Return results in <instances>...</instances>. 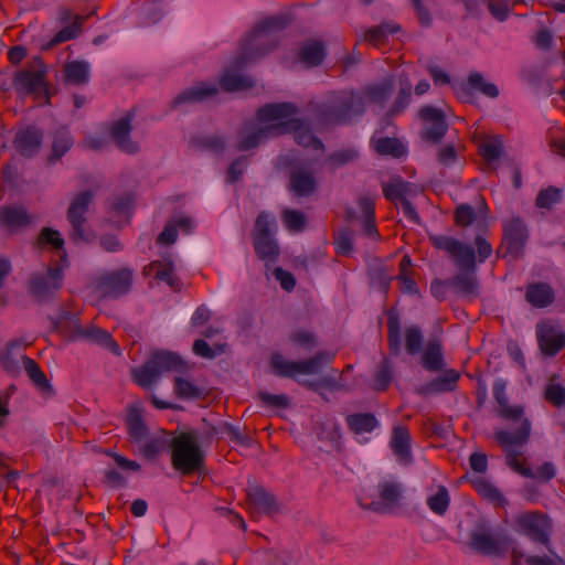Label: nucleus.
I'll use <instances>...</instances> for the list:
<instances>
[{
    "mask_svg": "<svg viewBox=\"0 0 565 565\" xmlns=\"http://www.w3.org/2000/svg\"><path fill=\"white\" fill-rule=\"evenodd\" d=\"M288 23L286 15H273L262 20L243 40L233 66L243 68L271 52L277 46L275 33L284 30Z\"/></svg>",
    "mask_w": 565,
    "mask_h": 565,
    "instance_id": "nucleus-1",
    "label": "nucleus"
},
{
    "mask_svg": "<svg viewBox=\"0 0 565 565\" xmlns=\"http://www.w3.org/2000/svg\"><path fill=\"white\" fill-rule=\"evenodd\" d=\"M430 244L444 252L459 270L476 271V263H484L492 254L491 244L481 235L476 236L475 246L448 235H429Z\"/></svg>",
    "mask_w": 565,
    "mask_h": 565,
    "instance_id": "nucleus-2",
    "label": "nucleus"
},
{
    "mask_svg": "<svg viewBox=\"0 0 565 565\" xmlns=\"http://www.w3.org/2000/svg\"><path fill=\"white\" fill-rule=\"evenodd\" d=\"M297 107L291 103L267 104L259 108V117L265 120H278L280 122H296L292 128L278 130V136L292 134L298 145L323 150L322 141L316 138L302 120L296 118Z\"/></svg>",
    "mask_w": 565,
    "mask_h": 565,
    "instance_id": "nucleus-3",
    "label": "nucleus"
},
{
    "mask_svg": "<svg viewBox=\"0 0 565 565\" xmlns=\"http://www.w3.org/2000/svg\"><path fill=\"white\" fill-rule=\"evenodd\" d=\"M169 445L171 448V462L175 470L183 475H191L203 467L204 456L200 449L195 433H181L174 436Z\"/></svg>",
    "mask_w": 565,
    "mask_h": 565,
    "instance_id": "nucleus-4",
    "label": "nucleus"
},
{
    "mask_svg": "<svg viewBox=\"0 0 565 565\" xmlns=\"http://www.w3.org/2000/svg\"><path fill=\"white\" fill-rule=\"evenodd\" d=\"M531 423L529 419L522 422V426L515 431H508L504 429H497L494 431V439L505 451L507 465L516 473L523 477H533L531 468L525 466V458L522 451L516 450V447L525 445L530 438Z\"/></svg>",
    "mask_w": 565,
    "mask_h": 565,
    "instance_id": "nucleus-5",
    "label": "nucleus"
},
{
    "mask_svg": "<svg viewBox=\"0 0 565 565\" xmlns=\"http://www.w3.org/2000/svg\"><path fill=\"white\" fill-rule=\"evenodd\" d=\"M333 359L334 353L329 351H320L303 361H289L281 354L274 353L270 359V365L276 375L294 379L299 374H317L324 364L331 363Z\"/></svg>",
    "mask_w": 565,
    "mask_h": 565,
    "instance_id": "nucleus-6",
    "label": "nucleus"
},
{
    "mask_svg": "<svg viewBox=\"0 0 565 565\" xmlns=\"http://www.w3.org/2000/svg\"><path fill=\"white\" fill-rule=\"evenodd\" d=\"M182 361L171 352H157L140 367L132 371V380L143 388L154 384L164 372L182 370Z\"/></svg>",
    "mask_w": 565,
    "mask_h": 565,
    "instance_id": "nucleus-7",
    "label": "nucleus"
},
{
    "mask_svg": "<svg viewBox=\"0 0 565 565\" xmlns=\"http://www.w3.org/2000/svg\"><path fill=\"white\" fill-rule=\"evenodd\" d=\"M364 110L362 98L352 90H343L333 95L322 111V118L330 124H344Z\"/></svg>",
    "mask_w": 565,
    "mask_h": 565,
    "instance_id": "nucleus-8",
    "label": "nucleus"
},
{
    "mask_svg": "<svg viewBox=\"0 0 565 565\" xmlns=\"http://www.w3.org/2000/svg\"><path fill=\"white\" fill-rule=\"evenodd\" d=\"M296 122H280L278 120H265L259 117V109L256 113V121L246 124L239 132L238 150L246 151L259 145L270 136H278V130L290 129Z\"/></svg>",
    "mask_w": 565,
    "mask_h": 565,
    "instance_id": "nucleus-9",
    "label": "nucleus"
},
{
    "mask_svg": "<svg viewBox=\"0 0 565 565\" xmlns=\"http://www.w3.org/2000/svg\"><path fill=\"white\" fill-rule=\"evenodd\" d=\"M503 236L499 253L502 257H509L511 260L523 256L524 247L529 238L527 227L524 221L519 216H512L502 224Z\"/></svg>",
    "mask_w": 565,
    "mask_h": 565,
    "instance_id": "nucleus-10",
    "label": "nucleus"
},
{
    "mask_svg": "<svg viewBox=\"0 0 565 565\" xmlns=\"http://www.w3.org/2000/svg\"><path fill=\"white\" fill-rule=\"evenodd\" d=\"M132 280L134 271L129 268L106 271L96 279L95 290L103 298L117 299L130 291Z\"/></svg>",
    "mask_w": 565,
    "mask_h": 565,
    "instance_id": "nucleus-11",
    "label": "nucleus"
},
{
    "mask_svg": "<svg viewBox=\"0 0 565 565\" xmlns=\"http://www.w3.org/2000/svg\"><path fill=\"white\" fill-rule=\"evenodd\" d=\"M516 523L521 532L531 541L543 544L552 553L550 547L551 522L542 513L527 512L518 516Z\"/></svg>",
    "mask_w": 565,
    "mask_h": 565,
    "instance_id": "nucleus-12",
    "label": "nucleus"
},
{
    "mask_svg": "<svg viewBox=\"0 0 565 565\" xmlns=\"http://www.w3.org/2000/svg\"><path fill=\"white\" fill-rule=\"evenodd\" d=\"M63 285V269L49 267L44 274H33L29 280V291L39 301L50 299Z\"/></svg>",
    "mask_w": 565,
    "mask_h": 565,
    "instance_id": "nucleus-13",
    "label": "nucleus"
},
{
    "mask_svg": "<svg viewBox=\"0 0 565 565\" xmlns=\"http://www.w3.org/2000/svg\"><path fill=\"white\" fill-rule=\"evenodd\" d=\"M93 192L83 191L71 202L67 210V220L72 226L71 238L73 241H86L87 236L84 230L86 223V213L88 205L93 200Z\"/></svg>",
    "mask_w": 565,
    "mask_h": 565,
    "instance_id": "nucleus-14",
    "label": "nucleus"
},
{
    "mask_svg": "<svg viewBox=\"0 0 565 565\" xmlns=\"http://www.w3.org/2000/svg\"><path fill=\"white\" fill-rule=\"evenodd\" d=\"M469 546L478 554L500 556L508 548V540L481 529L470 533Z\"/></svg>",
    "mask_w": 565,
    "mask_h": 565,
    "instance_id": "nucleus-15",
    "label": "nucleus"
},
{
    "mask_svg": "<svg viewBox=\"0 0 565 565\" xmlns=\"http://www.w3.org/2000/svg\"><path fill=\"white\" fill-rule=\"evenodd\" d=\"M419 118L423 121V138L427 141L439 142L447 131L445 114L433 106H425L419 110Z\"/></svg>",
    "mask_w": 565,
    "mask_h": 565,
    "instance_id": "nucleus-16",
    "label": "nucleus"
},
{
    "mask_svg": "<svg viewBox=\"0 0 565 565\" xmlns=\"http://www.w3.org/2000/svg\"><path fill=\"white\" fill-rule=\"evenodd\" d=\"M246 503L253 518L259 514L271 515L279 511V505L274 495L268 493L263 487L255 486L248 489Z\"/></svg>",
    "mask_w": 565,
    "mask_h": 565,
    "instance_id": "nucleus-17",
    "label": "nucleus"
},
{
    "mask_svg": "<svg viewBox=\"0 0 565 565\" xmlns=\"http://www.w3.org/2000/svg\"><path fill=\"white\" fill-rule=\"evenodd\" d=\"M132 113H127L124 117L116 120L109 128V135L116 146L124 152L134 154L138 152L139 146L130 138Z\"/></svg>",
    "mask_w": 565,
    "mask_h": 565,
    "instance_id": "nucleus-18",
    "label": "nucleus"
},
{
    "mask_svg": "<svg viewBox=\"0 0 565 565\" xmlns=\"http://www.w3.org/2000/svg\"><path fill=\"white\" fill-rule=\"evenodd\" d=\"M45 74L46 71L42 66L21 70L15 73L13 87L23 94L42 93L45 90Z\"/></svg>",
    "mask_w": 565,
    "mask_h": 565,
    "instance_id": "nucleus-19",
    "label": "nucleus"
},
{
    "mask_svg": "<svg viewBox=\"0 0 565 565\" xmlns=\"http://www.w3.org/2000/svg\"><path fill=\"white\" fill-rule=\"evenodd\" d=\"M402 486L396 481H383L377 486V493L380 501L364 504L360 502V505L364 509L372 510L375 512H384L392 510L398 504L402 495Z\"/></svg>",
    "mask_w": 565,
    "mask_h": 565,
    "instance_id": "nucleus-20",
    "label": "nucleus"
},
{
    "mask_svg": "<svg viewBox=\"0 0 565 565\" xmlns=\"http://www.w3.org/2000/svg\"><path fill=\"white\" fill-rule=\"evenodd\" d=\"M33 222L28 210L22 205H4L0 207V226L10 233H18Z\"/></svg>",
    "mask_w": 565,
    "mask_h": 565,
    "instance_id": "nucleus-21",
    "label": "nucleus"
},
{
    "mask_svg": "<svg viewBox=\"0 0 565 565\" xmlns=\"http://www.w3.org/2000/svg\"><path fill=\"white\" fill-rule=\"evenodd\" d=\"M390 447L401 465L413 462L412 437L407 427L397 425L392 430Z\"/></svg>",
    "mask_w": 565,
    "mask_h": 565,
    "instance_id": "nucleus-22",
    "label": "nucleus"
},
{
    "mask_svg": "<svg viewBox=\"0 0 565 565\" xmlns=\"http://www.w3.org/2000/svg\"><path fill=\"white\" fill-rule=\"evenodd\" d=\"M536 337L539 347L545 355H555L565 347V334L548 323H537Z\"/></svg>",
    "mask_w": 565,
    "mask_h": 565,
    "instance_id": "nucleus-23",
    "label": "nucleus"
},
{
    "mask_svg": "<svg viewBox=\"0 0 565 565\" xmlns=\"http://www.w3.org/2000/svg\"><path fill=\"white\" fill-rule=\"evenodd\" d=\"M317 189L313 172L303 167H294L289 177V190L295 196H309Z\"/></svg>",
    "mask_w": 565,
    "mask_h": 565,
    "instance_id": "nucleus-24",
    "label": "nucleus"
},
{
    "mask_svg": "<svg viewBox=\"0 0 565 565\" xmlns=\"http://www.w3.org/2000/svg\"><path fill=\"white\" fill-rule=\"evenodd\" d=\"M76 335L79 339L86 340L90 343L100 345L107 350H109L115 355H120V347L113 339L111 334L96 326H86V327H77Z\"/></svg>",
    "mask_w": 565,
    "mask_h": 565,
    "instance_id": "nucleus-25",
    "label": "nucleus"
},
{
    "mask_svg": "<svg viewBox=\"0 0 565 565\" xmlns=\"http://www.w3.org/2000/svg\"><path fill=\"white\" fill-rule=\"evenodd\" d=\"M43 135L34 127H28L19 130L14 138V148L23 157L31 158L35 156L42 145Z\"/></svg>",
    "mask_w": 565,
    "mask_h": 565,
    "instance_id": "nucleus-26",
    "label": "nucleus"
},
{
    "mask_svg": "<svg viewBox=\"0 0 565 565\" xmlns=\"http://www.w3.org/2000/svg\"><path fill=\"white\" fill-rule=\"evenodd\" d=\"M473 88L479 90L481 94L489 98H495L499 95L498 87L492 84L484 81L482 74L478 72H472L469 74L467 84H461L457 90L456 94L459 99L463 102H468L470 98V92L468 88Z\"/></svg>",
    "mask_w": 565,
    "mask_h": 565,
    "instance_id": "nucleus-27",
    "label": "nucleus"
},
{
    "mask_svg": "<svg viewBox=\"0 0 565 565\" xmlns=\"http://www.w3.org/2000/svg\"><path fill=\"white\" fill-rule=\"evenodd\" d=\"M448 285L451 286L459 296L472 300L479 296V282L475 271L460 270Z\"/></svg>",
    "mask_w": 565,
    "mask_h": 565,
    "instance_id": "nucleus-28",
    "label": "nucleus"
},
{
    "mask_svg": "<svg viewBox=\"0 0 565 565\" xmlns=\"http://www.w3.org/2000/svg\"><path fill=\"white\" fill-rule=\"evenodd\" d=\"M525 300L535 308H545L555 300L553 288L546 282H533L527 285Z\"/></svg>",
    "mask_w": 565,
    "mask_h": 565,
    "instance_id": "nucleus-29",
    "label": "nucleus"
},
{
    "mask_svg": "<svg viewBox=\"0 0 565 565\" xmlns=\"http://www.w3.org/2000/svg\"><path fill=\"white\" fill-rule=\"evenodd\" d=\"M147 271H154V278L166 282L173 291H180L181 280L174 275V266L170 259L154 260L146 268Z\"/></svg>",
    "mask_w": 565,
    "mask_h": 565,
    "instance_id": "nucleus-30",
    "label": "nucleus"
},
{
    "mask_svg": "<svg viewBox=\"0 0 565 565\" xmlns=\"http://www.w3.org/2000/svg\"><path fill=\"white\" fill-rule=\"evenodd\" d=\"M422 366L428 372H438L444 367L443 345L440 340H429L422 355Z\"/></svg>",
    "mask_w": 565,
    "mask_h": 565,
    "instance_id": "nucleus-31",
    "label": "nucleus"
},
{
    "mask_svg": "<svg viewBox=\"0 0 565 565\" xmlns=\"http://www.w3.org/2000/svg\"><path fill=\"white\" fill-rule=\"evenodd\" d=\"M459 373L455 370H447L440 376L433 379L424 387L425 394H439L446 392H452L458 383Z\"/></svg>",
    "mask_w": 565,
    "mask_h": 565,
    "instance_id": "nucleus-32",
    "label": "nucleus"
},
{
    "mask_svg": "<svg viewBox=\"0 0 565 565\" xmlns=\"http://www.w3.org/2000/svg\"><path fill=\"white\" fill-rule=\"evenodd\" d=\"M217 93V87L213 84L200 83L192 86L181 94H179L173 100V105H180L183 103H198L206 99L207 97L214 96Z\"/></svg>",
    "mask_w": 565,
    "mask_h": 565,
    "instance_id": "nucleus-33",
    "label": "nucleus"
},
{
    "mask_svg": "<svg viewBox=\"0 0 565 565\" xmlns=\"http://www.w3.org/2000/svg\"><path fill=\"white\" fill-rule=\"evenodd\" d=\"M345 423L351 431L356 435L371 433L379 426V420L372 413H356L345 417Z\"/></svg>",
    "mask_w": 565,
    "mask_h": 565,
    "instance_id": "nucleus-34",
    "label": "nucleus"
},
{
    "mask_svg": "<svg viewBox=\"0 0 565 565\" xmlns=\"http://www.w3.org/2000/svg\"><path fill=\"white\" fill-rule=\"evenodd\" d=\"M64 79L73 85H85L89 79V65L84 61H72L64 65Z\"/></svg>",
    "mask_w": 565,
    "mask_h": 565,
    "instance_id": "nucleus-35",
    "label": "nucleus"
},
{
    "mask_svg": "<svg viewBox=\"0 0 565 565\" xmlns=\"http://www.w3.org/2000/svg\"><path fill=\"white\" fill-rule=\"evenodd\" d=\"M128 433L131 443L141 444L148 437V428L145 425L141 415L137 408H130L126 418Z\"/></svg>",
    "mask_w": 565,
    "mask_h": 565,
    "instance_id": "nucleus-36",
    "label": "nucleus"
},
{
    "mask_svg": "<svg viewBox=\"0 0 565 565\" xmlns=\"http://www.w3.org/2000/svg\"><path fill=\"white\" fill-rule=\"evenodd\" d=\"M326 56L324 45L320 41H307L299 51V58L309 66H318Z\"/></svg>",
    "mask_w": 565,
    "mask_h": 565,
    "instance_id": "nucleus-37",
    "label": "nucleus"
},
{
    "mask_svg": "<svg viewBox=\"0 0 565 565\" xmlns=\"http://www.w3.org/2000/svg\"><path fill=\"white\" fill-rule=\"evenodd\" d=\"M401 30V26L394 22H383L380 25L370 28L364 33V40L375 46L382 45L387 35L396 33Z\"/></svg>",
    "mask_w": 565,
    "mask_h": 565,
    "instance_id": "nucleus-38",
    "label": "nucleus"
},
{
    "mask_svg": "<svg viewBox=\"0 0 565 565\" xmlns=\"http://www.w3.org/2000/svg\"><path fill=\"white\" fill-rule=\"evenodd\" d=\"M412 88L413 85L408 77L404 74L398 76V94L395 102L390 110L391 115H397L402 113L412 100Z\"/></svg>",
    "mask_w": 565,
    "mask_h": 565,
    "instance_id": "nucleus-39",
    "label": "nucleus"
},
{
    "mask_svg": "<svg viewBox=\"0 0 565 565\" xmlns=\"http://www.w3.org/2000/svg\"><path fill=\"white\" fill-rule=\"evenodd\" d=\"M257 256L265 262H274L278 257L279 248L273 236L252 237Z\"/></svg>",
    "mask_w": 565,
    "mask_h": 565,
    "instance_id": "nucleus-40",
    "label": "nucleus"
},
{
    "mask_svg": "<svg viewBox=\"0 0 565 565\" xmlns=\"http://www.w3.org/2000/svg\"><path fill=\"white\" fill-rule=\"evenodd\" d=\"M374 150L381 156L401 158L405 154L404 145L396 138L382 137L374 141Z\"/></svg>",
    "mask_w": 565,
    "mask_h": 565,
    "instance_id": "nucleus-41",
    "label": "nucleus"
},
{
    "mask_svg": "<svg viewBox=\"0 0 565 565\" xmlns=\"http://www.w3.org/2000/svg\"><path fill=\"white\" fill-rule=\"evenodd\" d=\"M384 196L395 203L401 202L406 198L408 191V183L405 182L401 177H393L386 183L382 185Z\"/></svg>",
    "mask_w": 565,
    "mask_h": 565,
    "instance_id": "nucleus-42",
    "label": "nucleus"
},
{
    "mask_svg": "<svg viewBox=\"0 0 565 565\" xmlns=\"http://www.w3.org/2000/svg\"><path fill=\"white\" fill-rule=\"evenodd\" d=\"M220 85L225 92H237L253 87L254 83L249 77L226 71L220 78Z\"/></svg>",
    "mask_w": 565,
    "mask_h": 565,
    "instance_id": "nucleus-43",
    "label": "nucleus"
},
{
    "mask_svg": "<svg viewBox=\"0 0 565 565\" xmlns=\"http://www.w3.org/2000/svg\"><path fill=\"white\" fill-rule=\"evenodd\" d=\"M426 503L431 512L444 515L450 503L448 489L445 486H438L437 491L427 498Z\"/></svg>",
    "mask_w": 565,
    "mask_h": 565,
    "instance_id": "nucleus-44",
    "label": "nucleus"
},
{
    "mask_svg": "<svg viewBox=\"0 0 565 565\" xmlns=\"http://www.w3.org/2000/svg\"><path fill=\"white\" fill-rule=\"evenodd\" d=\"M405 350L409 355L418 354L422 351L424 335L418 326L412 324L404 330Z\"/></svg>",
    "mask_w": 565,
    "mask_h": 565,
    "instance_id": "nucleus-45",
    "label": "nucleus"
},
{
    "mask_svg": "<svg viewBox=\"0 0 565 565\" xmlns=\"http://www.w3.org/2000/svg\"><path fill=\"white\" fill-rule=\"evenodd\" d=\"M275 231V217L270 213L262 211L256 217L254 230L252 232V237L273 236Z\"/></svg>",
    "mask_w": 565,
    "mask_h": 565,
    "instance_id": "nucleus-46",
    "label": "nucleus"
},
{
    "mask_svg": "<svg viewBox=\"0 0 565 565\" xmlns=\"http://www.w3.org/2000/svg\"><path fill=\"white\" fill-rule=\"evenodd\" d=\"M471 484L473 489L481 495L482 498L494 502L500 503L503 501V495L501 492L488 480L482 477H476L471 479Z\"/></svg>",
    "mask_w": 565,
    "mask_h": 565,
    "instance_id": "nucleus-47",
    "label": "nucleus"
},
{
    "mask_svg": "<svg viewBox=\"0 0 565 565\" xmlns=\"http://www.w3.org/2000/svg\"><path fill=\"white\" fill-rule=\"evenodd\" d=\"M22 364H23L24 371L28 374V376L30 377V380L39 388H41V390L51 388V385H50L45 374L41 371L40 366L33 359L24 355L22 358Z\"/></svg>",
    "mask_w": 565,
    "mask_h": 565,
    "instance_id": "nucleus-48",
    "label": "nucleus"
},
{
    "mask_svg": "<svg viewBox=\"0 0 565 565\" xmlns=\"http://www.w3.org/2000/svg\"><path fill=\"white\" fill-rule=\"evenodd\" d=\"M393 87V78H385L383 82L367 87L365 96L373 103L383 104L390 98Z\"/></svg>",
    "mask_w": 565,
    "mask_h": 565,
    "instance_id": "nucleus-49",
    "label": "nucleus"
},
{
    "mask_svg": "<svg viewBox=\"0 0 565 565\" xmlns=\"http://www.w3.org/2000/svg\"><path fill=\"white\" fill-rule=\"evenodd\" d=\"M387 343L391 354L397 355L401 352V322L396 316H390L387 319Z\"/></svg>",
    "mask_w": 565,
    "mask_h": 565,
    "instance_id": "nucleus-50",
    "label": "nucleus"
},
{
    "mask_svg": "<svg viewBox=\"0 0 565 565\" xmlns=\"http://www.w3.org/2000/svg\"><path fill=\"white\" fill-rule=\"evenodd\" d=\"M393 380V365L388 359L384 358L377 366L373 379V388L385 391Z\"/></svg>",
    "mask_w": 565,
    "mask_h": 565,
    "instance_id": "nucleus-51",
    "label": "nucleus"
},
{
    "mask_svg": "<svg viewBox=\"0 0 565 565\" xmlns=\"http://www.w3.org/2000/svg\"><path fill=\"white\" fill-rule=\"evenodd\" d=\"M72 146L73 138L70 131L64 128L58 129L53 138L52 158L60 159L71 149Z\"/></svg>",
    "mask_w": 565,
    "mask_h": 565,
    "instance_id": "nucleus-52",
    "label": "nucleus"
},
{
    "mask_svg": "<svg viewBox=\"0 0 565 565\" xmlns=\"http://www.w3.org/2000/svg\"><path fill=\"white\" fill-rule=\"evenodd\" d=\"M81 30H82L81 22L78 21V18H76V20L72 24L60 30L52 38V40L47 43L46 46L50 49V47L56 46L58 44H62L66 41L73 40L79 35Z\"/></svg>",
    "mask_w": 565,
    "mask_h": 565,
    "instance_id": "nucleus-53",
    "label": "nucleus"
},
{
    "mask_svg": "<svg viewBox=\"0 0 565 565\" xmlns=\"http://www.w3.org/2000/svg\"><path fill=\"white\" fill-rule=\"evenodd\" d=\"M140 454L147 458L152 459L156 456H158L161 451H163L167 443L161 437H152L149 438V436L146 438L145 441H141V444H137Z\"/></svg>",
    "mask_w": 565,
    "mask_h": 565,
    "instance_id": "nucleus-54",
    "label": "nucleus"
},
{
    "mask_svg": "<svg viewBox=\"0 0 565 565\" xmlns=\"http://www.w3.org/2000/svg\"><path fill=\"white\" fill-rule=\"evenodd\" d=\"M39 246H51L53 249H62L64 239L58 231L51 227H43L38 236Z\"/></svg>",
    "mask_w": 565,
    "mask_h": 565,
    "instance_id": "nucleus-55",
    "label": "nucleus"
},
{
    "mask_svg": "<svg viewBox=\"0 0 565 565\" xmlns=\"http://www.w3.org/2000/svg\"><path fill=\"white\" fill-rule=\"evenodd\" d=\"M562 199V191L555 186H548L541 190L535 199V205L540 209L550 210L555 203Z\"/></svg>",
    "mask_w": 565,
    "mask_h": 565,
    "instance_id": "nucleus-56",
    "label": "nucleus"
},
{
    "mask_svg": "<svg viewBox=\"0 0 565 565\" xmlns=\"http://www.w3.org/2000/svg\"><path fill=\"white\" fill-rule=\"evenodd\" d=\"M281 218L286 228L291 232H301L306 226V216L300 211L284 210Z\"/></svg>",
    "mask_w": 565,
    "mask_h": 565,
    "instance_id": "nucleus-57",
    "label": "nucleus"
},
{
    "mask_svg": "<svg viewBox=\"0 0 565 565\" xmlns=\"http://www.w3.org/2000/svg\"><path fill=\"white\" fill-rule=\"evenodd\" d=\"M193 352L195 355L204 359H213L225 352L226 344H215L213 348L203 339H198L193 343Z\"/></svg>",
    "mask_w": 565,
    "mask_h": 565,
    "instance_id": "nucleus-58",
    "label": "nucleus"
},
{
    "mask_svg": "<svg viewBox=\"0 0 565 565\" xmlns=\"http://www.w3.org/2000/svg\"><path fill=\"white\" fill-rule=\"evenodd\" d=\"M174 392L180 398H198L202 394L198 386L180 376L174 379Z\"/></svg>",
    "mask_w": 565,
    "mask_h": 565,
    "instance_id": "nucleus-59",
    "label": "nucleus"
},
{
    "mask_svg": "<svg viewBox=\"0 0 565 565\" xmlns=\"http://www.w3.org/2000/svg\"><path fill=\"white\" fill-rule=\"evenodd\" d=\"M192 145L202 150L220 153L225 148L224 140L218 136H206L202 138H195L192 140Z\"/></svg>",
    "mask_w": 565,
    "mask_h": 565,
    "instance_id": "nucleus-60",
    "label": "nucleus"
},
{
    "mask_svg": "<svg viewBox=\"0 0 565 565\" xmlns=\"http://www.w3.org/2000/svg\"><path fill=\"white\" fill-rule=\"evenodd\" d=\"M488 7L491 15L499 20L504 21L510 12L512 3L509 0H481Z\"/></svg>",
    "mask_w": 565,
    "mask_h": 565,
    "instance_id": "nucleus-61",
    "label": "nucleus"
},
{
    "mask_svg": "<svg viewBox=\"0 0 565 565\" xmlns=\"http://www.w3.org/2000/svg\"><path fill=\"white\" fill-rule=\"evenodd\" d=\"M524 409L520 405H510L509 402L498 407L497 414L499 417L512 420L520 422V427L522 426V422L526 419L523 417Z\"/></svg>",
    "mask_w": 565,
    "mask_h": 565,
    "instance_id": "nucleus-62",
    "label": "nucleus"
},
{
    "mask_svg": "<svg viewBox=\"0 0 565 565\" xmlns=\"http://www.w3.org/2000/svg\"><path fill=\"white\" fill-rule=\"evenodd\" d=\"M545 399L556 407L565 404V387L559 384H550L544 391Z\"/></svg>",
    "mask_w": 565,
    "mask_h": 565,
    "instance_id": "nucleus-63",
    "label": "nucleus"
},
{
    "mask_svg": "<svg viewBox=\"0 0 565 565\" xmlns=\"http://www.w3.org/2000/svg\"><path fill=\"white\" fill-rule=\"evenodd\" d=\"M289 339L294 344L306 350H311L317 344L313 333L307 330H296L290 334Z\"/></svg>",
    "mask_w": 565,
    "mask_h": 565,
    "instance_id": "nucleus-64",
    "label": "nucleus"
}]
</instances>
